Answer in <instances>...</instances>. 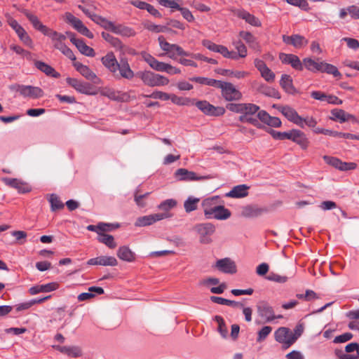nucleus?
I'll list each match as a JSON object with an SVG mask.
<instances>
[{
	"label": "nucleus",
	"instance_id": "obj_62",
	"mask_svg": "<svg viewBox=\"0 0 359 359\" xmlns=\"http://www.w3.org/2000/svg\"><path fill=\"white\" fill-rule=\"evenodd\" d=\"M323 158L326 163L332 165V167H334L338 170L339 169V166H340V163H341L340 159H339L336 157H332V156H324Z\"/></svg>",
	"mask_w": 359,
	"mask_h": 359
},
{
	"label": "nucleus",
	"instance_id": "obj_47",
	"mask_svg": "<svg viewBox=\"0 0 359 359\" xmlns=\"http://www.w3.org/2000/svg\"><path fill=\"white\" fill-rule=\"evenodd\" d=\"M218 202L219 196H212L204 199L201 203L204 214L208 212V210L211 209L214 205L218 203Z\"/></svg>",
	"mask_w": 359,
	"mask_h": 359
},
{
	"label": "nucleus",
	"instance_id": "obj_3",
	"mask_svg": "<svg viewBox=\"0 0 359 359\" xmlns=\"http://www.w3.org/2000/svg\"><path fill=\"white\" fill-rule=\"evenodd\" d=\"M217 88L221 89L222 95L226 101H238L242 98L241 92L231 83L219 81Z\"/></svg>",
	"mask_w": 359,
	"mask_h": 359
},
{
	"label": "nucleus",
	"instance_id": "obj_8",
	"mask_svg": "<svg viewBox=\"0 0 359 359\" xmlns=\"http://www.w3.org/2000/svg\"><path fill=\"white\" fill-rule=\"evenodd\" d=\"M194 104L203 113L208 116H221L225 113L224 107H215L205 100L198 101Z\"/></svg>",
	"mask_w": 359,
	"mask_h": 359
},
{
	"label": "nucleus",
	"instance_id": "obj_35",
	"mask_svg": "<svg viewBox=\"0 0 359 359\" xmlns=\"http://www.w3.org/2000/svg\"><path fill=\"white\" fill-rule=\"evenodd\" d=\"M280 85L288 93L293 94L295 92V88L292 84V79L290 75H282Z\"/></svg>",
	"mask_w": 359,
	"mask_h": 359
},
{
	"label": "nucleus",
	"instance_id": "obj_15",
	"mask_svg": "<svg viewBox=\"0 0 359 359\" xmlns=\"http://www.w3.org/2000/svg\"><path fill=\"white\" fill-rule=\"evenodd\" d=\"M215 266L222 272L225 273H236V265L233 261L229 258H224L219 259Z\"/></svg>",
	"mask_w": 359,
	"mask_h": 359
},
{
	"label": "nucleus",
	"instance_id": "obj_51",
	"mask_svg": "<svg viewBox=\"0 0 359 359\" xmlns=\"http://www.w3.org/2000/svg\"><path fill=\"white\" fill-rule=\"evenodd\" d=\"M112 32L126 36L135 35V32L132 29L121 25H114Z\"/></svg>",
	"mask_w": 359,
	"mask_h": 359
},
{
	"label": "nucleus",
	"instance_id": "obj_21",
	"mask_svg": "<svg viewBox=\"0 0 359 359\" xmlns=\"http://www.w3.org/2000/svg\"><path fill=\"white\" fill-rule=\"evenodd\" d=\"M75 69L86 79L97 83L96 80H99L96 74L86 65L79 62H74L73 64Z\"/></svg>",
	"mask_w": 359,
	"mask_h": 359
},
{
	"label": "nucleus",
	"instance_id": "obj_30",
	"mask_svg": "<svg viewBox=\"0 0 359 359\" xmlns=\"http://www.w3.org/2000/svg\"><path fill=\"white\" fill-rule=\"evenodd\" d=\"M118 71L120 76L123 78L131 79L134 76V72L130 69L128 60L126 58H122L120 60V62H118Z\"/></svg>",
	"mask_w": 359,
	"mask_h": 359
},
{
	"label": "nucleus",
	"instance_id": "obj_11",
	"mask_svg": "<svg viewBox=\"0 0 359 359\" xmlns=\"http://www.w3.org/2000/svg\"><path fill=\"white\" fill-rule=\"evenodd\" d=\"M175 177L180 181H199L209 179L208 176H198L192 171L185 168H179L175 171Z\"/></svg>",
	"mask_w": 359,
	"mask_h": 359
},
{
	"label": "nucleus",
	"instance_id": "obj_20",
	"mask_svg": "<svg viewBox=\"0 0 359 359\" xmlns=\"http://www.w3.org/2000/svg\"><path fill=\"white\" fill-rule=\"evenodd\" d=\"M165 215H164L165 217ZM163 215H157V213L145 215L138 217L135 222V226H146L151 225L154 223L163 220Z\"/></svg>",
	"mask_w": 359,
	"mask_h": 359
},
{
	"label": "nucleus",
	"instance_id": "obj_57",
	"mask_svg": "<svg viewBox=\"0 0 359 359\" xmlns=\"http://www.w3.org/2000/svg\"><path fill=\"white\" fill-rule=\"evenodd\" d=\"M8 25L15 30L18 36L24 33L25 29L13 18H9L8 19Z\"/></svg>",
	"mask_w": 359,
	"mask_h": 359
},
{
	"label": "nucleus",
	"instance_id": "obj_50",
	"mask_svg": "<svg viewBox=\"0 0 359 359\" xmlns=\"http://www.w3.org/2000/svg\"><path fill=\"white\" fill-rule=\"evenodd\" d=\"M323 65V67L321 72H325L327 74H332L334 77H341V74L339 72L338 69L333 65L325 62L324 65Z\"/></svg>",
	"mask_w": 359,
	"mask_h": 359
},
{
	"label": "nucleus",
	"instance_id": "obj_39",
	"mask_svg": "<svg viewBox=\"0 0 359 359\" xmlns=\"http://www.w3.org/2000/svg\"><path fill=\"white\" fill-rule=\"evenodd\" d=\"M142 57L144 60L154 70L159 71V69L161 68V66L163 65V62H160L157 60L154 57H153L151 55L143 53Z\"/></svg>",
	"mask_w": 359,
	"mask_h": 359
},
{
	"label": "nucleus",
	"instance_id": "obj_38",
	"mask_svg": "<svg viewBox=\"0 0 359 359\" xmlns=\"http://www.w3.org/2000/svg\"><path fill=\"white\" fill-rule=\"evenodd\" d=\"M240 36L249 44V46L257 50H260V47L255 37L250 32H241Z\"/></svg>",
	"mask_w": 359,
	"mask_h": 359
},
{
	"label": "nucleus",
	"instance_id": "obj_28",
	"mask_svg": "<svg viewBox=\"0 0 359 359\" xmlns=\"http://www.w3.org/2000/svg\"><path fill=\"white\" fill-rule=\"evenodd\" d=\"M331 114L333 116L332 118L333 120H339L340 123H344L348 121H353L357 122V120L354 116L351 114L346 112L344 110L341 109H334L331 111Z\"/></svg>",
	"mask_w": 359,
	"mask_h": 359
},
{
	"label": "nucleus",
	"instance_id": "obj_44",
	"mask_svg": "<svg viewBox=\"0 0 359 359\" xmlns=\"http://www.w3.org/2000/svg\"><path fill=\"white\" fill-rule=\"evenodd\" d=\"M231 215V211L226 208L224 205H219L217 208V210L215 214L212 219L217 220H226L229 219Z\"/></svg>",
	"mask_w": 359,
	"mask_h": 359
},
{
	"label": "nucleus",
	"instance_id": "obj_54",
	"mask_svg": "<svg viewBox=\"0 0 359 359\" xmlns=\"http://www.w3.org/2000/svg\"><path fill=\"white\" fill-rule=\"evenodd\" d=\"M161 68L158 72H165L170 74H178L181 73L180 69L165 62H163V65L161 66Z\"/></svg>",
	"mask_w": 359,
	"mask_h": 359
},
{
	"label": "nucleus",
	"instance_id": "obj_59",
	"mask_svg": "<svg viewBox=\"0 0 359 359\" xmlns=\"http://www.w3.org/2000/svg\"><path fill=\"white\" fill-rule=\"evenodd\" d=\"M272 327L270 326H264L258 332V337L257 341L258 342H261L264 341L267 336L271 332Z\"/></svg>",
	"mask_w": 359,
	"mask_h": 359
},
{
	"label": "nucleus",
	"instance_id": "obj_18",
	"mask_svg": "<svg viewBox=\"0 0 359 359\" xmlns=\"http://www.w3.org/2000/svg\"><path fill=\"white\" fill-rule=\"evenodd\" d=\"M266 212V209L256 205H248L242 208L241 215L244 217H256Z\"/></svg>",
	"mask_w": 359,
	"mask_h": 359
},
{
	"label": "nucleus",
	"instance_id": "obj_4",
	"mask_svg": "<svg viewBox=\"0 0 359 359\" xmlns=\"http://www.w3.org/2000/svg\"><path fill=\"white\" fill-rule=\"evenodd\" d=\"M194 230L199 236V241L202 244H209L212 242L210 236L215 231V226L210 222L197 224L194 226Z\"/></svg>",
	"mask_w": 359,
	"mask_h": 359
},
{
	"label": "nucleus",
	"instance_id": "obj_49",
	"mask_svg": "<svg viewBox=\"0 0 359 359\" xmlns=\"http://www.w3.org/2000/svg\"><path fill=\"white\" fill-rule=\"evenodd\" d=\"M49 202L50 203L52 211L60 210L64 208L62 202L60 200L59 197L54 194L50 195Z\"/></svg>",
	"mask_w": 359,
	"mask_h": 359
},
{
	"label": "nucleus",
	"instance_id": "obj_55",
	"mask_svg": "<svg viewBox=\"0 0 359 359\" xmlns=\"http://www.w3.org/2000/svg\"><path fill=\"white\" fill-rule=\"evenodd\" d=\"M345 351L347 353H351L353 351H356V354L351 355L352 357H353V358H351V359H359V344H357L355 342L348 344V345L346 346Z\"/></svg>",
	"mask_w": 359,
	"mask_h": 359
},
{
	"label": "nucleus",
	"instance_id": "obj_5",
	"mask_svg": "<svg viewBox=\"0 0 359 359\" xmlns=\"http://www.w3.org/2000/svg\"><path fill=\"white\" fill-rule=\"evenodd\" d=\"M276 341L283 344V348H288L295 342V338L293 337L292 332L287 327H279L274 333Z\"/></svg>",
	"mask_w": 359,
	"mask_h": 359
},
{
	"label": "nucleus",
	"instance_id": "obj_29",
	"mask_svg": "<svg viewBox=\"0 0 359 359\" xmlns=\"http://www.w3.org/2000/svg\"><path fill=\"white\" fill-rule=\"evenodd\" d=\"M59 284L55 282L45 285H36L29 288V292L32 295L36 294L39 292H49L57 290Z\"/></svg>",
	"mask_w": 359,
	"mask_h": 359
},
{
	"label": "nucleus",
	"instance_id": "obj_34",
	"mask_svg": "<svg viewBox=\"0 0 359 359\" xmlns=\"http://www.w3.org/2000/svg\"><path fill=\"white\" fill-rule=\"evenodd\" d=\"M102 36L106 41L109 42L113 47L118 50H126L127 48L122 44L121 41L118 38L113 36L109 33L103 32L102 33Z\"/></svg>",
	"mask_w": 359,
	"mask_h": 359
},
{
	"label": "nucleus",
	"instance_id": "obj_22",
	"mask_svg": "<svg viewBox=\"0 0 359 359\" xmlns=\"http://www.w3.org/2000/svg\"><path fill=\"white\" fill-rule=\"evenodd\" d=\"M24 14L32 23V26L36 30L41 32L45 36L48 34V32L50 30V29L46 25H43L40 20L35 15L29 13L26 11L24 12Z\"/></svg>",
	"mask_w": 359,
	"mask_h": 359
},
{
	"label": "nucleus",
	"instance_id": "obj_43",
	"mask_svg": "<svg viewBox=\"0 0 359 359\" xmlns=\"http://www.w3.org/2000/svg\"><path fill=\"white\" fill-rule=\"evenodd\" d=\"M214 320L217 323V331L223 338H226L228 335V329L224 318L220 316H215Z\"/></svg>",
	"mask_w": 359,
	"mask_h": 359
},
{
	"label": "nucleus",
	"instance_id": "obj_7",
	"mask_svg": "<svg viewBox=\"0 0 359 359\" xmlns=\"http://www.w3.org/2000/svg\"><path fill=\"white\" fill-rule=\"evenodd\" d=\"M12 88L19 92L21 95L25 97L36 99L41 97L43 95V90L36 86L16 85Z\"/></svg>",
	"mask_w": 359,
	"mask_h": 359
},
{
	"label": "nucleus",
	"instance_id": "obj_45",
	"mask_svg": "<svg viewBox=\"0 0 359 359\" xmlns=\"http://www.w3.org/2000/svg\"><path fill=\"white\" fill-rule=\"evenodd\" d=\"M90 18L97 24L100 25L102 27H103L106 29H109L112 31L114 24L101 16L97 15L95 14H93V15H90Z\"/></svg>",
	"mask_w": 359,
	"mask_h": 359
},
{
	"label": "nucleus",
	"instance_id": "obj_46",
	"mask_svg": "<svg viewBox=\"0 0 359 359\" xmlns=\"http://www.w3.org/2000/svg\"><path fill=\"white\" fill-rule=\"evenodd\" d=\"M200 199L192 196L189 197L184 203V208L187 212H192L197 209Z\"/></svg>",
	"mask_w": 359,
	"mask_h": 359
},
{
	"label": "nucleus",
	"instance_id": "obj_9",
	"mask_svg": "<svg viewBox=\"0 0 359 359\" xmlns=\"http://www.w3.org/2000/svg\"><path fill=\"white\" fill-rule=\"evenodd\" d=\"M258 315L264 320L265 322H271L276 319L273 309L266 302L262 301L257 304Z\"/></svg>",
	"mask_w": 359,
	"mask_h": 359
},
{
	"label": "nucleus",
	"instance_id": "obj_2",
	"mask_svg": "<svg viewBox=\"0 0 359 359\" xmlns=\"http://www.w3.org/2000/svg\"><path fill=\"white\" fill-rule=\"evenodd\" d=\"M158 41L161 48L165 51L171 59L175 60L177 56L189 55V53L184 50L183 48L177 44L167 42L163 36H158Z\"/></svg>",
	"mask_w": 359,
	"mask_h": 359
},
{
	"label": "nucleus",
	"instance_id": "obj_64",
	"mask_svg": "<svg viewBox=\"0 0 359 359\" xmlns=\"http://www.w3.org/2000/svg\"><path fill=\"white\" fill-rule=\"evenodd\" d=\"M10 48L15 51L17 54L20 55L24 57H27V59L31 58V53L19 46L12 44L11 45Z\"/></svg>",
	"mask_w": 359,
	"mask_h": 359
},
{
	"label": "nucleus",
	"instance_id": "obj_6",
	"mask_svg": "<svg viewBox=\"0 0 359 359\" xmlns=\"http://www.w3.org/2000/svg\"><path fill=\"white\" fill-rule=\"evenodd\" d=\"M65 20L81 34L87 36L89 39H93L94 37L93 34L83 25L81 20L76 18L71 13H65Z\"/></svg>",
	"mask_w": 359,
	"mask_h": 359
},
{
	"label": "nucleus",
	"instance_id": "obj_26",
	"mask_svg": "<svg viewBox=\"0 0 359 359\" xmlns=\"http://www.w3.org/2000/svg\"><path fill=\"white\" fill-rule=\"evenodd\" d=\"M281 113L290 121L296 125H302V117L292 108L285 106L281 108Z\"/></svg>",
	"mask_w": 359,
	"mask_h": 359
},
{
	"label": "nucleus",
	"instance_id": "obj_56",
	"mask_svg": "<svg viewBox=\"0 0 359 359\" xmlns=\"http://www.w3.org/2000/svg\"><path fill=\"white\" fill-rule=\"evenodd\" d=\"M144 97H147L153 99H159L161 100H170V94L159 90H155L151 95H144Z\"/></svg>",
	"mask_w": 359,
	"mask_h": 359
},
{
	"label": "nucleus",
	"instance_id": "obj_48",
	"mask_svg": "<svg viewBox=\"0 0 359 359\" xmlns=\"http://www.w3.org/2000/svg\"><path fill=\"white\" fill-rule=\"evenodd\" d=\"M259 109V107L255 104L245 103L240 116H250L256 114Z\"/></svg>",
	"mask_w": 359,
	"mask_h": 359
},
{
	"label": "nucleus",
	"instance_id": "obj_61",
	"mask_svg": "<svg viewBox=\"0 0 359 359\" xmlns=\"http://www.w3.org/2000/svg\"><path fill=\"white\" fill-rule=\"evenodd\" d=\"M158 3L165 7L176 9L177 11H179L181 7L177 3V0H158Z\"/></svg>",
	"mask_w": 359,
	"mask_h": 359
},
{
	"label": "nucleus",
	"instance_id": "obj_24",
	"mask_svg": "<svg viewBox=\"0 0 359 359\" xmlns=\"http://www.w3.org/2000/svg\"><path fill=\"white\" fill-rule=\"evenodd\" d=\"M249 187L246 184H240L237 185L228 193L225 194L226 197L228 198H243L248 196V194Z\"/></svg>",
	"mask_w": 359,
	"mask_h": 359
},
{
	"label": "nucleus",
	"instance_id": "obj_41",
	"mask_svg": "<svg viewBox=\"0 0 359 359\" xmlns=\"http://www.w3.org/2000/svg\"><path fill=\"white\" fill-rule=\"evenodd\" d=\"M189 80L202 85L213 86L215 88H217V86L219 83V80L201 76H194L190 78Z\"/></svg>",
	"mask_w": 359,
	"mask_h": 359
},
{
	"label": "nucleus",
	"instance_id": "obj_27",
	"mask_svg": "<svg viewBox=\"0 0 359 359\" xmlns=\"http://www.w3.org/2000/svg\"><path fill=\"white\" fill-rule=\"evenodd\" d=\"M324 61L320 59L313 60L310 57H306L303 60V67H305L308 70L311 72H322V69L324 65Z\"/></svg>",
	"mask_w": 359,
	"mask_h": 359
},
{
	"label": "nucleus",
	"instance_id": "obj_63",
	"mask_svg": "<svg viewBox=\"0 0 359 359\" xmlns=\"http://www.w3.org/2000/svg\"><path fill=\"white\" fill-rule=\"evenodd\" d=\"M245 104V103H229L226 105V108L232 112L241 114Z\"/></svg>",
	"mask_w": 359,
	"mask_h": 359
},
{
	"label": "nucleus",
	"instance_id": "obj_33",
	"mask_svg": "<svg viewBox=\"0 0 359 359\" xmlns=\"http://www.w3.org/2000/svg\"><path fill=\"white\" fill-rule=\"evenodd\" d=\"M116 255L120 259L128 262H134L135 259V253L128 246L120 247Z\"/></svg>",
	"mask_w": 359,
	"mask_h": 359
},
{
	"label": "nucleus",
	"instance_id": "obj_53",
	"mask_svg": "<svg viewBox=\"0 0 359 359\" xmlns=\"http://www.w3.org/2000/svg\"><path fill=\"white\" fill-rule=\"evenodd\" d=\"M238 120L242 123H250L257 128H261V124L257 118L256 114L250 116H240L238 117Z\"/></svg>",
	"mask_w": 359,
	"mask_h": 359
},
{
	"label": "nucleus",
	"instance_id": "obj_58",
	"mask_svg": "<svg viewBox=\"0 0 359 359\" xmlns=\"http://www.w3.org/2000/svg\"><path fill=\"white\" fill-rule=\"evenodd\" d=\"M271 135L276 140H290L292 135V130L288 132H278L271 130Z\"/></svg>",
	"mask_w": 359,
	"mask_h": 359
},
{
	"label": "nucleus",
	"instance_id": "obj_19",
	"mask_svg": "<svg viewBox=\"0 0 359 359\" xmlns=\"http://www.w3.org/2000/svg\"><path fill=\"white\" fill-rule=\"evenodd\" d=\"M279 58L283 63L290 64L295 69H303V62H302L299 58L295 55L280 53Z\"/></svg>",
	"mask_w": 359,
	"mask_h": 359
},
{
	"label": "nucleus",
	"instance_id": "obj_14",
	"mask_svg": "<svg viewBox=\"0 0 359 359\" xmlns=\"http://www.w3.org/2000/svg\"><path fill=\"white\" fill-rule=\"evenodd\" d=\"M102 65L114 75L118 72V62L112 52H109L106 55L101 58Z\"/></svg>",
	"mask_w": 359,
	"mask_h": 359
},
{
	"label": "nucleus",
	"instance_id": "obj_23",
	"mask_svg": "<svg viewBox=\"0 0 359 359\" xmlns=\"http://www.w3.org/2000/svg\"><path fill=\"white\" fill-rule=\"evenodd\" d=\"M290 140L299 144L302 149H306L309 145V141L305 134L299 130H292Z\"/></svg>",
	"mask_w": 359,
	"mask_h": 359
},
{
	"label": "nucleus",
	"instance_id": "obj_17",
	"mask_svg": "<svg viewBox=\"0 0 359 359\" xmlns=\"http://www.w3.org/2000/svg\"><path fill=\"white\" fill-rule=\"evenodd\" d=\"M87 264L88 265L115 266L118 264V262L116 259L112 256H100L95 258L90 259L87 262Z\"/></svg>",
	"mask_w": 359,
	"mask_h": 359
},
{
	"label": "nucleus",
	"instance_id": "obj_12",
	"mask_svg": "<svg viewBox=\"0 0 359 359\" xmlns=\"http://www.w3.org/2000/svg\"><path fill=\"white\" fill-rule=\"evenodd\" d=\"M2 181L7 186H9L12 188L17 189L20 193L24 194L31 191V187H29V185L27 182L21 180L16 178L5 177L3 178Z\"/></svg>",
	"mask_w": 359,
	"mask_h": 359
},
{
	"label": "nucleus",
	"instance_id": "obj_10",
	"mask_svg": "<svg viewBox=\"0 0 359 359\" xmlns=\"http://www.w3.org/2000/svg\"><path fill=\"white\" fill-rule=\"evenodd\" d=\"M67 83L74 88L76 91L86 95H93L95 93L93 91V86L86 82H83L74 78H67Z\"/></svg>",
	"mask_w": 359,
	"mask_h": 359
},
{
	"label": "nucleus",
	"instance_id": "obj_37",
	"mask_svg": "<svg viewBox=\"0 0 359 359\" xmlns=\"http://www.w3.org/2000/svg\"><path fill=\"white\" fill-rule=\"evenodd\" d=\"M257 91L269 97L280 98L279 93L274 88H271L264 83L258 84Z\"/></svg>",
	"mask_w": 359,
	"mask_h": 359
},
{
	"label": "nucleus",
	"instance_id": "obj_42",
	"mask_svg": "<svg viewBox=\"0 0 359 359\" xmlns=\"http://www.w3.org/2000/svg\"><path fill=\"white\" fill-rule=\"evenodd\" d=\"M170 100L172 102L180 106H189L194 104V100L189 97L177 96L175 94H170Z\"/></svg>",
	"mask_w": 359,
	"mask_h": 359
},
{
	"label": "nucleus",
	"instance_id": "obj_36",
	"mask_svg": "<svg viewBox=\"0 0 359 359\" xmlns=\"http://www.w3.org/2000/svg\"><path fill=\"white\" fill-rule=\"evenodd\" d=\"M35 66L37 69L44 72L48 76H51L55 78H57L60 76V74L56 72L52 67L43 62L36 61L35 62Z\"/></svg>",
	"mask_w": 359,
	"mask_h": 359
},
{
	"label": "nucleus",
	"instance_id": "obj_32",
	"mask_svg": "<svg viewBox=\"0 0 359 359\" xmlns=\"http://www.w3.org/2000/svg\"><path fill=\"white\" fill-rule=\"evenodd\" d=\"M234 14H236L238 18H242L245 20L246 22L255 27H260L261 22L259 20L256 18L255 15L250 14V13L243 11V10H238L236 12L234 11Z\"/></svg>",
	"mask_w": 359,
	"mask_h": 359
},
{
	"label": "nucleus",
	"instance_id": "obj_25",
	"mask_svg": "<svg viewBox=\"0 0 359 359\" xmlns=\"http://www.w3.org/2000/svg\"><path fill=\"white\" fill-rule=\"evenodd\" d=\"M46 36L51 39L55 48L60 50L65 46L64 41L66 39V36L64 34L50 29Z\"/></svg>",
	"mask_w": 359,
	"mask_h": 359
},
{
	"label": "nucleus",
	"instance_id": "obj_31",
	"mask_svg": "<svg viewBox=\"0 0 359 359\" xmlns=\"http://www.w3.org/2000/svg\"><path fill=\"white\" fill-rule=\"evenodd\" d=\"M70 40L83 55L88 57H93L95 55L94 50L87 46L82 39L72 37Z\"/></svg>",
	"mask_w": 359,
	"mask_h": 359
},
{
	"label": "nucleus",
	"instance_id": "obj_40",
	"mask_svg": "<svg viewBox=\"0 0 359 359\" xmlns=\"http://www.w3.org/2000/svg\"><path fill=\"white\" fill-rule=\"evenodd\" d=\"M97 241L111 249H114L116 247V243L114 241V238L111 235L106 234V233H99L97 236Z\"/></svg>",
	"mask_w": 359,
	"mask_h": 359
},
{
	"label": "nucleus",
	"instance_id": "obj_1",
	"mask_svg": "<svg viewBox=\"0 0 359 359\" xmlns=\"http://www.w3.org/2000/svg\"><path fill=\"white\" fill-rule=\"evenodd\" d=\"M142 82L149 87L163 86L169 83V79L163 75L155 74L151 71H143L137 73Z\"/></svg>",
	"mask_w": 359,
	"mask_h": 359
},
{
	"label": "nucleus",
	"instance_id": "obj_52",
	"mask_svg": "<svg viewBox=\"0 0 359 359\" xmlns=\"http://www.w3.org/2000/svg\"><path fill=\"white\" fill-rule=\"evenodd\" d=\"M308 43V41L303 36L299 34L292 35V45L297 48H300Z\"/></svg>",
	"mask_w": 359,
	"mask_h": 359
},
{
	"label": "nucleus",
	"instance_id": "obj_60",
	"mask_svg": "<svg viewBox=\"0 0 359 359\" xmlns=\"http://www.w3.org/2000/svg\"><path fill=\"white\" fill-rule=\"evenodd\" d=\"M266 278L269 280L280 283H285L287 280V276H281V275H279L278 273H273V272L270 273L268 275V276L266 277Z\"/></svg>",
	"mask_w": 359,
	"mask_h": 359
},
{
	"label": "nucleus",
	"instance_id": "obj_16",
	"mask_svg": "<svg viewBox=\"0 0 359 359\" xmlns=\"http://www.w3.org/2000/svg\"><path fill=\"white\" fill-rule=\"evenodd\" d=\"M177 202L176 200L170 198L162 201L158 205V208L162 210V212L157 213V215H166L163 216V219H168L172 217V214L170 213V210L175 208L177 206Z\"/></svg>",
	"mask_w": 359,
	"mask_h": 359
},
{
	"label": "nucleus",
	"instance_id": "obj_13",
	"mask_svg": "<svg viewBox=\"0 0 359 359\" xmlns=\"http://www.w3.org/2000/svg\"><path fill=\"white\" fill-rule=\"evenodd\" d=\"M255 67L259 70L262 77L267 82H273L275 79V74L266 66V63L259 59L254 61Z\"/></svg>",
	"mask_w": 359,
	"mask_h": 359
}]
</instances>
